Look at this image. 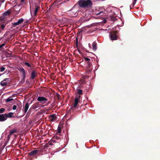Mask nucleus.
<instances>
[{
    "instance_id": "58836bf2",
    "label": "nucleus",
    "mask_w": 160,
    "mask_h": 160,
    "mask_svg": "<svg viewBox=\"0 0 160 160\" xmlns=\"http://www.w3.org/2000/svg\"><path fill=\"white\" fill-rule=\"evenodd\" d=\"M1 20H2V21H3V20H4V18H2V19H1Z\"/></svg>"
},
{
    "instance_id": "9d476101",
    "label": "nucleus",
    "mask_w": 160,
    "mask_h": 160,
    "mask_svg": "<svg viewBox=\"0 0 160 160\" xmlns=\"http://www.w3.org/2000/svg\"><path fill=\"white\" fill-rule=\"evenodd\" d=\"M19 70L20 72L22 73L23 78H25L26 77V74L24 69L22 68L19 69Z\"/></svg>"
},
{
    "instance_id": "c85d7f7f",
    "label": "nucleus",
    "mask_w": 160,
    "mask_h": 160,
    "mask_svg": "<svg viewBox=\"0 0 160 160\" xmlns=\"http://www.w3.org/2000/svg\"><path fill=\"white\" fill-rule=\"evenodd\" d=\"M0 69L1 71L2 72L5 70V68L3 67H1L0 68Z\"/></svg>"
},
{
    "instance_id": "a878e982",
    "label": "nucleus",
    "mask_w": 160,
    "mask_h": 160,
    "mask_svg": "<svg viewBox=\"0 0 160 160\" xmlns=\"http://www.w3.org/2000/svg\"><path fill=\"white\" fill-rule=\"evenodd\" d=\"M5 111V109L4 108H1L0 109V113H2Z\"/></svg>"
},
{
    "instance_id": "2eb2a0df",
    "label": "nucleus",
    "mask_w": 160,
    "mask_h": 160,
    "mask_svg": "<svg viewBox=\"0 0 160 160\" xmlns=\"http://www.w3.org/2000/svg\"><path fill=\"white\" fill-rule=\"evenodd\" d=\"M92 49L94 50H96L97 49V44L96 43L93 42L92 44Z\"/></svg>"
},
{
    "instance_id": "393cba45",
    "label": "nucleus",
    "mask_w": 160,
    "mask_h": 160,
    "mask_svg": "<svg viewBox=\"0 0 160 160\" xmlns=\"http://www.w3.org/2000/svg\"><path fill=\"white\" fill-rule=\"evenodd\" d=\"M78 93L79 94H81L82 93V90L81 89H79L78 91Z\"/></svg>"
},
{
    "instance_id": "0eeeda50",
    "label": "nucleus",
    "mask_w": 160,
    "mask_h": 160,
    "mask_svg": "<svg viewBox=\"0 0 160 160\" xmlns=\"http://www.w3.org/2000/svg\"><path fill=\"white\" fill-rule=\"evenodd\" d=\"M110 37L111 40H116L117 39V37L116 35L114 33H110Z\"/></svg>"
},
{
    "instance_id": "72a5a7b5",
    "label": "nucleus",
    "mask_w": 160,
    "mask_h": 160,
    "mask_svg": "<svg viewBox=\"0 0 160 160\" xmlns=\"http://www.w3.org/2000/svg\"><path fill=\"white\" fill-rule=\"evenodd\" d=\"M102 22L104 23H106V20L105 19H104V20H103Z\"/></svg>"
},
{
    "instance_id": "6e6552de",
    "label": "nucleus",
    "mask_w": 160,
    "mask_h": 160,
    "mask_svg": "<svg viewBox=\"0 0 160 160\" xmlns=\"http://www.w3.org/2000/svg\"><path fill=\"white\" fill-rule=\"evenodd\" d=\"M29 107V104L28 103H27L24 108H23L22 110L24 111L25 113H26L27 112L28 108Z\"/></svg>"
},
{
    "instance_id": "473e14b6",
    "label": "nucleus",
    "mask_w": 160,
    "mask_h": 160,
    "mask_svg": "<svg viewBox=\"0 0 160 160\" xmlns=\"http://www.w3.org/2000/svg\"><path fill=\"white\" fill-rule=\"evenodd\" d=\"M55 138L57 139L58 140L60 139V138L59 137H58L57 136H55Z\"/></svg>"
},
{
    "instance_id": "c756f323",
    "label": "nucleus",
    "mask_w": 160,
    "mask_h": 160,
    "mask_svg": "<svg viewBox=\"0 0 160 160\" xmlns=\"http://www.w3.org/2000/svg\"><path fill=\"white\" fill-rule=\"evenodd\" d=\"M84 59L86 61H89L90 60V59L88 58H85Z\"/></svg>"
},
{
    "instance_id": "f03ea898",
    "label": "nucleus",
    "mask_w": 160,
    "mask_h": 160,
    "mask_svg": "<svg viewBox=\"0 0 160 160\" xmlns=\"http://www.w3.org/2000/svg\"><path fill=\"white\" fill-rule=\"evenodd\" d=\"M37 100L42 104L45 103L47 101V99L43 97H38V98Z\"/></svg>"
},
{
    "instance_id": "7c9ffc66",
    "label": "nucleus",
    "mask_w": 160,
    "mask_h": 160,
    "mask_svg": "<svg viewBox=\"0 0 160 160\" xmlns=\"http://www.w3.org/2000/svg\"><path fill=\"white\" fill-rule=\"evenodd\" d=\"M17 108V107L16 105H14L12 107V109L13 110H15Z\"/></svg>"
},
{
    "instance_id": "4c0bfd02",
    "label": "nucleus",
    "mask_w": 160,
    "mask_h": 160,
    "mask_svg": "<svg viewBox=\"0 0 160 160\" xmlns=\"http://www.w3.org/2000/svg\"><path fill=\"white\" fill-rule=\"evenodd\" d=\"M24 0H21V2H24Z\"/></svg>"
},
{
    "instance_id": "412c9836",
    "label": "nucleus",
    "mask_w": 160,
    "mask_h": 160,
    "mask_svg": "<svg viewBox=\"0 0 160 160\" xmlns=\"http://www.w3.org/2000/svg\"><path fill=\"white\" fill-rule=\"evenodd\" d=\"M105 13L103 11H101L100 12H99V13H97V14L98 15H103Z\"/></svg>"
},
{
    "instance_id": "2f4dec72",
    "label": "nucleus",
    "mask_w": 160,
    "mask_h": 160,
    "mask_svg": "<svg viewBox=\"0 0 160 160\" xmlns=\"http://www.w3.org/2000/svg\"><path fill=\"white\" fill-rule=\"evenodd\" d=\"M58 132L59 133H60L61 132V129L58 128Z\"/></svg>"
},
{
    "instance_id": "7ed1b4c3",
    "label": "nucleus",
    "mask_w": 160,
    "mask_h": 160,
    "mask_svg": "<svg viewBox=\"0 0 160 160\" xmlns=\"http://www.w3.org/2000/svg\"><path fill=\"white\" fill-rule=\"evenodd\" d=\"M48 118L50 122H54L57 119V117L55 114H52L48 116Z\"/></svg>"
},
{
    "instance_id": "e433bc0d",
    "label": "nucleus",
    "mask_w": 160,
    "mask_h": 160,
    "mask_svg": "<svg viewBox=\"0 0 160 160\" xmlns=\"http://www.w3.org/2000/svg\"><path fill=\"white\" fill-rule=\"evenodd\" d=\"M88 46H89V47L90 48V47H91V45H90V43H89V44H88Z\"/></svg>"
},
{
    "instance_id": "4be33fe9",
    "label": "nucleus",
    "mask_w": 160,
    "mask_h": 160,
    "mask_svg": "<svg viewBox=\"0 0 160 160\" xmlns=\"http://www.w3.org/2000/svg\"><path fill=\"white\" fill-rule=\"evenodd\" d=\"M6 24H2L1 25V29H2V30H3Z\"/></svg>"
},
{
    "instance_id": "a19ab883",
    "label": "nucleus",
    "mask_w": 160,
    "mask_h": 160,
    "mask_svg": "<svg viewBox=\"0 0 160 160\" xmlns=\"http://www.w3.org/2000/svg\"><path fill=\"white\" fill-rule=\"evenodd\" d=\"M4 1L2 2H4Z\"/></svg>"
},
{
    "instance_id": "aec40b11",
    "label": "nucleus",
    "mask_w": 160,
    "mask_h": 160,
    "mask_svg": "<svg viewBox=\"0 0 160 160\" xmlns=\"http://www.w3.org/2000/svg\"><path fill=\"white\" fill-rule=\"evenodd\" d=\"M23 19L22 18H21L18 21V22L19 24L22 23L23 22Z\"/></svg>"
},
{
    "instance_id": "9b49d317",
    "label": "nucleus",
    "mask_w": 160,
    "mask_h": 160,
    "mask_svg": "<svg viewBox=\"0 0 160 160\" xmlns=\"http://www.w3.org/2000/svg\"><path fill=\"white\" fill-rule=\"evenodd\" d=\"M78 98L77 97L75 98V99L74 100V105L73 106V107L74 108H75L77 107V104L78 103Z\"/></svg>"
},
{
    "instance_id": "20e7f679",
    "label": "nucleus",
    "mask_w": 160,
    "mask_h": 160,
    "mask_svg": "<svg viewBox=\"0 0 160 160\" xmlns=\"http://www.w3.org/2000/svg\"><path fill=\"white\" fill-rule=\"evenodd\" d=\"M39 7H37L36 8L35 10L33 11V10H31L30 11V13L31 15L32 16V15H33L34 16H35L36 15L38 11V10L39 9Z\"/></svg>"
},
{
    "instance_id": "ea45409f",
    "label": "nucleus",
    "mask_w": 160,
    "mask_h": 160,
    "mask_svg": "<svg viewBox=\"0 0 160 160\" xmlns=\"http://www.w3.org/2000/svg\"><path fill=\"white\" fill-rule=\"evenodd\" d=\"M52 141L53 142H55V140H53V141H52Z\"/></svg>"
},
{
    "instance_id": "4468645a",
    "label": "nucleus",
    "mask_w": 160,
    "mask_h": 160,
    "mask_svg": "<svg viewBox=\"0 0 160 160\" xmlns=\"http://www.w3.org/2000/svg\"><path fill=\"white\" fill-rule=\"evenodd\" d=\"M39 107V105L38 103L35 104L32 106V108L34 109H36Z\"/></svg>"
},
{
    "instance_id": "39448f33",
    "label": "nucleus",
    "mask_w": 160,
    "mask_h": 160,
    "mask_svg": "<svg viewBox=\"0 0 160 160\" xmlns=\"http://www.w3.org/2000/svg\"><path fill=\"white\" fill-rule=\"evenodd\" d=\"M7 119L6 114H0V121L4 122Z\"/></svg>"
},
{
    "instance_id": "ddd939ff",
    "label": "nucleus",
    "mask_w": 160,
    "mask_h": 160,
    "mask_svg": "<svg viewBox=\"0 0 160 160\" xmlns=\"http://www.w3.org/2000/svg\"><path fill=\"white\" fill-rule=\"evenodd\" d=\"M11 12V11L9 10H8L7 11L5 12L4 13H3V17H5L6 16H8L10 14Z\"/></svg>"
},
{
    "instance_id": "a211bd4d",
    "label": "nucleus",
    "mask_w": 160,
    "mask_h": 160,
    "mask_svg": "<svg viewBox=\"0 0 160 160\" xmlns=\"http://www.w3.org/2000/svg\"><path fill=\"white\" fill-rule=\"evenodd\" d=\"M137 0H133V2H132V5H131L130 6V9L132 8L133 7V6H134V5L135 4V3L136 2Z\"/></svg>"
},
{
    "instance_id": "f704fd0d",
    "label": "nucleus",
    "mask_w": 160,
    "mask_h": 160,
    "mask_svg": "<svg viewBox=\"0 0 160 160\" xmlns=\"http://www.w3.org/2000/svg\"><path fill=\"white\" fill-rule=\"evenodd\" d=\"M88 65H89V67H90L91 66V63H89Z\"/></svg>"
},
{
    "instance_id": "b1692460",
    "label": "nucleus",
    "mask_w": 160,
    "mask_h": 160,
    "mask_svg": "<svg viewBox=\"0 0 160 160\" xmlns=\"http://www.w3.org/2000/svg\"><path fill=\"white\" fill-rule=\"evenodd\" d=\"M12 25H14V26H16L18 25L19 24L17 22H15L12 23Z\"/></svg>"
},
{
    "instance_id": "423d86ee",
    "label": "nucleus",
    "mask_w": 160,
    "mask_h": 160,
    "mask_svg": "<svg viewBox=\"0 0 160 160\" xmlns=\"http://www.w3.org/2000/svg\"><path fill=\"white\" fill-rule=\"evenodd\" d=\"M17 132V130L15 129H13L11 130L9 132V134L8 135L7 137V139L8 141L9 140L11 136L13 134L16 133Z\"/></svg>"
},
{
    "instance_id": "f3484780",
    "label": "nucleus",
    "mask_w": 160,
    "mask_h": 160,
    "mask_svg": "<svg viewBox=\"0 0 160 160\" xmlns=\"http://www.w3.org/2000/svg\"><path fill=\"white\" fill-rule=\"evenodd\" d=\"M13 113L11 112H9L8 114H6V117H7V118H11L12 116Z\"/></svg>"
},
{
    "instance_id": "1a4fd4ad",
    "label": "nucleus",
    "mask_w": 160,
    "mask_h": 160,
    "mask_svg": "<svg viewBox=\"0 0 160 160\" xmlns=\"http://www.w3.org/2000/svg\"><path fill=\"white\" fill-rule=\"evenodd\" d=\"M38 151L37 150L32 151L29 153V155L30 156H34L36 154Z\"/></svg>"
},
{
    "instance_id": "cd10ccee",
    "label": "nucleus",
    "mask_w": 160,
    "mask_h": 160,
    "mask_svg": "<svg viewBox=\"0 0 160 160\" xmlns=\"http://www.w3.org/2000/svg\"><path fill=\"white\" fill-rule=\"evenodd\" d=\"M25 65H27V66H28L29 67H31V65L28 62H26L25 63Z\"/></svg>"
},
{
    "instance_id": "5701e85b",
    "label": "nucleus",
    "mask_w": 160,
    "mask_h": 160,
    "mask_svg": "<svg viewBox=\"0 0 160 160\" xmlns=\"http://www.w3.org/2000/svg\"><path fill=\"white\" fill-rule=\"evenodd\" d=\"M10 78H6L3 80H4V81L6 82L7 83H8V82L9 81H10Z\"/></svg>"
},
{
    "instance_id": "bb28decb",
    "label": "nucleus",
    "mask_w": 160,
    "mask_h": 160,
    "mask_svg": "<svg viewBox=\"0 0 160 160\" xmlns=\"http://www.w3.org/2000/svg\"><path fill=\"white\" fill-rule=\"evenodd\" d=\"M6 44V42H5L4 43L2 44L1 45H0V48H2V47H4Z\"/></svg>"
},
{
    "instance_id": "6ab92c4d",
    "label": "nucleus",
    "mask_w": 160,
    "mask_h": 160,
    "mask_svg": "<svg viewBox=\"0 0 160 160\" xmlns=\"http://www.w3.org/2000/svg\"><path fill=\"white\" fill-rule=\"evenodd\" d=\"M13 100V99L11 97H9L8 98H7L6 101L7 102H10L11 101H12Z\"/></svg>"
},
{
    "instance_id": "f8f14e48",
    "label": "nucleus",
    "mask_w": 160,
    "mask_h": 160,
    "mask_svg": "<svg viewBox=\"0 0 160 160\" xmlns=\"http://www.w3.org/2000/svg\"><path fill=\"white\" fill-rule=\"evenodd\" d=\"M36 72L35 71H33L31 73V78L33 79L36 77Z\"/></svg>"
},
{
    "instance_id": "f257e3e1",
    "label": "nucleus",
    "mask_w": 160,
    "mask_h": 160,
    "mask_svg": "<svg viewBox=\"0 0 160 160\" xmlns=\"http://www.w3.org/2000/svg\"><path fill=\"white\" fill-rule=\"evenodd\" d=\"M78 3L79 6L82 8L91 6L92 4L90 0H80L78 1Z\"/></svg>"
},
{
    "instance_id": "dca6fc26",
    "label": "nucleus",
    "mask_w": 160,
    "mask_h": 160,
    "mask_svg": "<svg viewBox=\"0 0 160 160\" xmlns=\"http://www.w3.org/2000/svg\"><path fill=\"white\" fill-rule=\"evenodd\" d=\"M1 85L2 86H4L6 85L8 83L4 81V80L0 82Z\"/></svg>"
},
{
    "instance_id": "c9c22d12",
    "label": "nucleus",
    "mask_w": 160,
    "mask_h": 160,
    "mask_svg": "<svg viewBox=\"0 0 160 160\" xmlns=\"http://www.w3.org/2000/svg\"><path fill=\"white\" fill-rule=\"evenodd\" d=\"M49 144L50 145H53V144H52V142H50Z\"/></svg>"
}]
</instances>
